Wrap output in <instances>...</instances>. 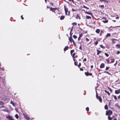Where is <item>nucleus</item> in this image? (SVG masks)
<instances>
[{
  "label": "nucleus",
  "instance_id": "nucleus-1",
  "mask_svg": "<svg viewBox=\"0 0 120 120\" xmlns=\"http://www.w3.org/2000/svg\"><path fill=\"white\" fill-rule=\"evenodd\" d=\"M112 113V112L110 110H109L108 111L106 112V115H109L110 116Z\"/></svg>",
  "mask_w": 120,
  "mask_h": 120
},
{
  "label": "nucleus",
  "instance_id": "nucleus-2",
  "mask_svg": "<svg viewBox=\"0 0 120 120\" xmlns=\"http://www.w3.org/2000/svg\"><path fill=\"white\" fill-rule=\"evenodd\" d=\"M96 97L98 99L99 101L101 102H102V99L100 96H98L97 94L96 95Z\"/></svg>",
  "mask_w": 120,
  "mask_h": 120
},
{
  "label": "nucleus",
  "instance_id": "nucleus-3",
  "mask_svg": "<svg viewBox=\"0 0 120 120\" xmlns=\"http://www.w3.org/2000/svg\"><path fill=\"white\" fill-rule=\"evenodd\" d=\"M86 75L87 76L89 75L91 76L92 75V74L91 73H89L88 71L87 72H85V73Z\"/></svg>",
  "mask_w": 120,
  "mask_h": 120
},
{
  "label": "nucleus",
  "instance_id": "nucleus-4",
  "mask_svg": "<svg viewBox=\"0 0 120 120\" xmlns=\"http://www.w3.org/2000/svg\"><path fill=\"white\" fill-rule=\"evenodd\" d=\"M4 102L2 101H0V108H3L4 106H3Z\"/></svg>",
  "mask_w": 120,
  "mask_h": 120
},
{
  "label": "nucleus",
  "instance_id": "nucleus-5",
  "mask_svg": "<svg viewBox=\"0 0 120 120\" xmlns=\"http://www.w3.org/2000/svg\"><path fill=\"white\" fill-rule=\"evenodd\" d=\"M6 117L9 120H14V119L12 118V117L11 116H7Z\"/></svg>",
  "mask_w": 120,
  "mask_h": 120
},
{
  "label": "nucleus",
  "instance_id": "nucleus-6",
  "mask_svg": "<svg viewBox=\"0 0 120 120\" xmlns=\"http://www.w3.org/2000/svg\"><path fill=\"white\" fill-rule=\"evenodd\" d=\"M115 93L116 94H118L120 93V89L116 90L115 91Z\"/></svg>",
  "mask_w": 120,
  "mask_h": 120
},
{
  "label": "nucleus",
  "instance_id": "nucleus-7",
  "mask_svg": "<svg viewBox=\"0 0 120 120\" xmlns=\"http://www.w3.org/2000/svg\"><path fill=\"white\" fill-rule=\"evenodd\" d=\"M64 7L65 11V12L66 14V15H67V12L68 11V9L67 8H66L65 6V5H64Z\"/></svg>",
  "mask_w": 120,
  "mask_h": 120
},
{
  "label": "nucleus",
  "instance_id": "nucleus-8",
  "mask_svg": "<svg viewBox=\"0 0 120 120\" xmlns=\"http://www.w3.org/2000/svg\"><path fill=\"white\" fill-rule=\"evenodd\" d=\"M100 68H103L105 67V64L104 63H102L100 66Z\"/></svg>",
  "mask_w": 120,
  "mask_h": 120
},
{
  "label": "nucleus",
  "instance_id": "nucleus-9",
  "mask_svg": "<svg viewBox=\"0 0 120 120\" xmlns=\"http://www.w3.org/2000/svg\"><path fill=\"white\" fill-rule=\"evenodd\" d=\"M110 59V60H111V61L110 62V63H112L114 62V61L115 59L114 58H111Z\"/></svg>",
  "mask_w": 120,
  "mask_h": 120
},
{
  "label": "nucleus",
  "instance_id": "nucleus-10",
  "mask_svg": "<svg viewBox=\"0 0 120 120\" xmlns=\"http://www.w3.org/2000/svg\"><path fill=\"white\" fill-rule=\"evenodd\" d=\"M82 34H79V36L78 38V40L79 41V40L82 37Z\"/></svg>",
  "mask_w": 120,
  "mask_h": 120
},
{
  "label": "nucleus",
  "instance_id": "nucleus-11",
  "mask_svg": "<svg viewBox=\"0 0 120 120\" xmlns=\"http://www.w3.org/2000/svg\"><path fill=\"white\" fill-rule=\"evenodd\" d=\"M97 55H98L100 53H101V51L99 50H98L97 49Z\"/></svg>",
  "mask_w": 120,
  "mask_h": 120
},
{
  "label": "nucleus",
  "instance_id": "nucleus-12",
  "mask_svg": "<svg viewBox=\"0 0 120 120\" xmlns=\"http://www.w3.org/2000/svg\"><path fill=\"white\" fill-rule=\"evenodd\" d=\"M85 13L88 14L90 15H91L92 16H93V15L92 13H90L89 12H88V11H86L85 12Z\"/></svg>",
  "mask_w": 120,
  "mask_h": 120
},
{
  "label": "nucleus",
  "instance_id": "nucleus-13",
  "mask_svg": "<svg viewBox=\"0 0 120 120\" xmlns=\"http://www.w3.org/2000/svg\"><path fill=\"white\" fill-rule=\"evenodd\" d=\"M76 18L77 19H80V17L79 16V15L78 14H77V15L76 16Z\"/></svg>",
  "mask_w": 120,
  "mask_h": 120
},
{
  "label": "nucleus",
  "instance_id": "nucleus-14",
  "mask_svg": "<svg viewBox=\"0 0 120 120\" xmlns=\"http://www.w3.org/2000/svg\"><path fill=\"white\" fill-rule=\"evenodd\" d=\"M69 48V47L68 46H66L65 47L64 49V51H66V50H68Z\"/></svg>",
  "mask_w": 120,
  "mask_h": 120
},
{
  "label": "nucleus",
  "instance_id": "nucleus-15",
  "mask_svg": "<svg viewBox=\"0 0 120 120\" xmlns=\"http://www.w3.org/2000/svg\"><path fill=\"white\" fill-rule=\"evenodd\" d=\"M65 18V17L64 16L62 15L61 16L60 18V19L61 20Z\"/></svg>",
  "mask_w": 120,
  "mask_h": 120
},
{
  "label": "nucleus",
  "instance_id": "nucleus-16",
  "mask_svg": "<svg viewBox=\"0 0 120 120\" xmlns=\"http://www.w3.org/2000/svg\"><path fill=\"white\" fill-rule=\"evenodd\" d=\"M110 33H108L106 35V38L110 37Z\"/></svg>",
  "mask_w": 120,
  "mask_h": 120
},
{
  "label": "nucleus",
  "instance_id": "nucleus-17",
  "mask_svg": "<svg viewBox=\"0 0 120 120\" xmlns=\"http://www.w3.org/2000/svg\"><path fill=\"white\" fill-rule=\"evenodd\" d=\"M56 8H50V10L52 11L53 12V10H56Z\"/></svg>",
  "mask_w": 120,
  "mask_h": 120
},
{
  "label": "nucleus",
  "instance_id": "nucleus-18",
  "mask_svg": "<svg viewBox=\"0 0 120 120\" xmlns=\"http://www.w3.org/2000/svg\"><path fill=\"white\" fill-rule=\"evenodd\" d=\"M69 40L71 42V43L72 40H73V39H72V37H70L69 38Z\"/></svg>",
  "mask_w": 120,
  "mask_h": 120
},
{
  "label": "nucleus",
  "instance_id": "nucleus-19",
  "mask_svg": "<svg viewBox=\"0 0 120 120\" xmlns=\"http://www.w3.org/2000/svg\"><path fill=\"white\" fill-rule=\"evenodd\" d=\"M96 32L97 33H99L100 32V30L99 29H97L96 30Z\"/></svg>",
  "mask_w": 120,
  "mask_h": 120
},
{
  "label": "nucleus",
  "instance_id": "nucleus-20",
  "mask_svg": "<svg viewBox=\"0 0 120 120\" xmlns=\"http://www.w3.org/2000/svg\"><path fill=\"white\" fill-rule=\"evenodd\" d=\"M100 1H103L105 3L106 2L107 3H108V1H107L106 0H99Z\"/></svg>",
  "mask_w": 120,
  "mask_h": 120
},
{
  "label": "nucleus",
  "instance_id": "nucleus-21",
  "mask_svg": "<svg viewBox=\"0 0 120 120\" xmlns=\"http://www.w3.org/2000/svg\"><path fill=\"white\" fill-rule=\"evenodd\" d=\"M75 53H74L72 55H71L73 57V59H74V58H75Z\"/></svg>",
  "mask_w": 120,
  "mask_h": 120
},
{
  "label": "nucleus",
  "instance_id": "nucleus-22",
  "mask_svg": "<svg viewBox=\"0 0 120 120\" xmlns=\"http://www.w3.org/2000/svg\"><path fill=\"white\" fill-rule=\"evenodd\" d=\"M105 109H108V105H106L105 106Z\"/></svg>",
  "mask_w": 120,
  "mask_h": 120
},
{
  "label": "nucleus",
  "instance_id": "nucleus-23",
  "mask_svg": "<svg viewBox=\"0 0 120 120\" xmlns=\"http://www.w3.org/2000/svg\"><path fill=\"white\" fill-rule=\"evenodd\" d=\"M86 18L87 19H89L91 18V17L89 16H86Z\"/></svg>",
  "mask_w": 120,
  "mask_h": 120
},
{
  "label": "nucleus",
  "instance_id": "nucleus-24",
  "mask_svg": "<svg viewBox=\"0 0 120 120\" xmlns=\"http://www.w3.org/2000/svg\"><path fill=\"white\" fill-rule=\"evenodd\" d=\"M108 21L106 20H105V21L103 20L102 21V22H103L105 23H108Z\"/></svg>",
  "mask_w": 120,
  "mask_h": 120
},
{
  "label": "nucleus",
  "instance_id": "nucleus-25",
  "mask_svg": "<svg viewBox=\"0 0 120 120\" xmlns=\"http://www.w3.org/2000/svg\"><path fill=\"white\" fill-rule=\"evenodd\" d=\"M100 47H101V48H102L103 49H104L105 48V47L103 45H100Z\"/></svg>",
  "mask_w": 120,
  "mask_h": 120
},
{
  "label": "nucleus",
  "instance_id": "nucleus-26",
  "mask_svg": "<svg viewBox=\"0 0 120 120\" xmlns=\"http://www.w3.org/2000/svg\"><path fill=\"white\" fill-rule=\"evenodd\" d=\"M105 93H107L108 94V95H110V94L109 93V92H108V91H107L106 90H105Z\"/></svg>",
  "mask_w": 120,
  "mask_h": 120
},
{
  "label": "nucleus",
  "instance_id": "nucleus-27",
  "mask_svg": "<svg viewBox=\"0 0 120 120\" xmlns=\"http://www.w3.org/2000/svg\"><path fill=\"white\" fill-rule=\"evenodd\" d=\"M116 40L115 39H112V42L113 43H115L116 42L115 41H114Z\"/></svg>",
  "mask_w": 120,
  "mask_h": 120
},
{
  "label": "nucleus",
  "instance_id": "nucleus-28",
  "mask_svg": "<svg viewBox=\"0 0 120 120\" xmlns=\"http://www.w3.org/2000/svg\"><path fill=\"white\" fill-rule=\"evenodd\" d=\"M72 29H71V30L70 31V37L72 36V34L73 33H72L71 32V31H72Z\"/></svg>",
  "mask_w": 120,
  "mask_h": 120
},
{
  "label": "nucleus",
  "instance_id": "nucleus-29",
  "mask_svg": "<svg viewBox=\"0 0 120 120\" xmlns=\"http://www.w3.org/2000/svg\"><path fill=\"white\" fill-rule=\"evenodd\" d=\"M116 46L118 47V48H120V45L117 44Z\"/></svg>",
  "mask_w": 120,
  "mask_h": 120
},
{
  "label": "nucleus",
  "instance_id": "nucleus-30",
  "mask_svg": "<svg viewBox=\"0 0 120 120\" xmlns=\"http://www.w3.org/2000/svg\"><path fill=\"white\" fill-rule=\"evenodd\" d=\"M98 43V41H96V42L94 43V44L95 45H96Z\"/></svg>",
  "mask_w": 120,
  "mask_h": 120
},
{
  "label": "nucleus",
  "instance_id": "nucleus-31",
  "mask_svg": "<svg viewBox=\"0 0 120 120\" xmlns=\"http://www.w3.org/2000/svg\"><path fill=\"white\" fill-rule=\"evenodd\" d=\"M112 96H113L114 99L116 100L117 99V98L116 96L114 95H112Z\"/></svg>",
  "mask_w": 120,
  "mask_h": 120
},
{
  "label": "nucleus",
  "instance_id": "nucleus-32",
  "mask_svg": "<svg viewBox=\"0 0 120 120\" xmlns=\"http://www.w3.org/2000/svg\"><path fill=\"white\" fill-rule=\"evenodd\" d=\"M73 60L74 61V64L75 66H77V64L75 62V60L74 59H73Z\"/></svg>",
  "mask_w": 120,
  "mask_h": 120
},
{
  "label": "nucleus",
  "instance_id": "nucleus-33",
  "mask_svg": "<svg viewBox=\"0 0 120 120\" xmlns=\"http://www.w3.org/2000/svg\"><path fill=\"white\" fill-rule=\"evenodd\" d=\"M15 116L16 117V118L17 119L19 117L18 116L17 114H15Z\"/></svg>",
  "mask_w": 120,
  "mask_h": 120
},
{
  "label": "nucleus",
  "instance_id": "nucleus-34",
  "mask_svg": "<svg viewBox=\"0 0 120 120\" xmlns=\"http://www.w3.org/2000/svg\"><path fill=\"white\" fill-rule=\"evenodd\" d=\"M74 52V50L73 49V50H71L70 51L71 54L72 55V53Z\"/></svg>",
  "mask_w": 120,
  "mask_h": 120
},
{
  "label": "nucleus",
  "instance_id": "nucleus-35",
  "mask_svg": "<svg viewBox=\"0 0 120 120\" xmlns=\"http://www.w3.org/2000/svg\"><path fill=\"white\" fill-rule=\"evenodd\" d=\"M104 73H106L109 75H110V73H109V72H108V71H104Z\"/></svg>",
  "mask_w": 120,
  "mask_h": 120
},
{
  "label": "nucleus",
  "instance_id": "nucleus-36",
  "mask_svg": "<svg viewBox=\"0 0 120 120\" xmlns=\"http://www.w3.org/2000/svg\"><path fill=\"white\" fill-rule=\"evenodd\" d=\"M73 37V38L75 39H76L77 38V37L75 35H74Z\"/></svg>",
  "mask_w": 120,
  "mask_h": 120
},
{
  "label": "nucleus",
  "instance_id": "nucleus-37",
  "mask_svg": "<svg viewBox=\"0 0 120 120\" xmlns=\"http://www.w3.org/2000/svg\"><path fill=\"white\" fill-rule=\"evenodd\" d=\"M108 119L109 120H111L112 119V118L109 116H108Z\"/></svg>",
  "mask_w": 120,
  "mask_h": 120
},
{
  "label": "nucleus",
  "instance_id": "nucleus-38",
  "mask_svg": "<svg viewBox=\"0 0 120 120\" xmlns=\"http://www.w3.org/2000/svg\"><path fill=\"white\" fill-rule=\"evenodd\" d=\"M101 8H102V9H103L104 8V6L103 5H101Z\"/></svg>",
  "mask_w": 120,
  "mask_h": 120
},
{
  "label": "nucleus",
  "instance_id": "nucleus-39",
  "mask_svg": "<svg viewBox=\"0 0 120 120\" xmlns=\"http://www.w3.org/2000/svg\"><path fill=\"white\" fill-rule=\"evenodd\" d=\"M106 61L107 62V63L108 64L110 63H109V60H108L107 59H106Z\"/></svg>",
  "mask_w": 120,
  "mask_h": 120
},
{
  "label": "nucleus",
  "instance_id": "nucleus-40",
  "mask_svg": "<svg viewBox=\"0 0 120 120\" xmlns=\"http://www.w3.org/2000/svg\"><path fill=\"white\" fill-rule=\"evenodd\" d=\"M105 55L107 57H108L109 56V55L107 53H105Z\"/></svg>",
  "mask_w": 120,
  "mask_h": 120
},
{
  "label": "nucleus",
  "instance_id": "nucleus-41",
  "mask_svg": "<svg viewBox=\"0 0 120 120\" xmlns=\"http://www.w3.org/2000/svg\"><path fill=\"white\" fill-rule=\"evenodd\" d=\"M25 118L27 120H30L29 119L30 118L29 117H26V116H25Z\"/></svg>",
  "mask_w": 120,
  "mask_h": 120
},
{
  "label": "nucleus",
  "instance_id": "nucleus-42",
  "mask_svg": "<svg viewBox=\"0 0 120 120\" xmlns=\"http://www.w3.org/2000/svg\"><path fill=\"white\" fill-rule=\"evenodd\" d=\"M2 110L3 111H7V109H3Z\"/></svg>",
  "mask_w": 120,
  "mask_h": 120
},
{
  "label": "nucleus",
  "instance_id": "nucleus-43",
  "mask_svg": "<svg viewBox=\"0 0 120 120\" xmlns=\"http://www.w3.org/2000/svg\"><path fill=\"white\" fill-rule=\"evenodd\" d=\"M86 110L87 111H89V107H87L86 108Z\"/></svg>",
  "mask_w": 120,
  "mask_h": 120
},
{
  "label": "nucleus",
  "instance_id": "nucleus-44",
  "mask_svg": "<svg viewBox=\"0 0 120 120\" xmlns=\"http://www.w3.org/2000/svg\"><path fill=\"white\" fill-rule=\"evenodd\" d=\"M77 23L76 22H74L72 23V25H76Z\"/></svg>",
  "mask_w": 120,
  "mask_h": 120
},
{
  "label": "nucleus",
  "instance_id": "nucleus-45",
  "mask_svg": "<svg viewBox=\"0 0 120 120\" xmlns=\"http://www.w3.org/2000/svg\"><path fill=\"white\" fill-rule=\"evenodd\" d=\"M11 103L12 104V105L14 106V104H15L12 101H11Z\"/></svg>",
  "mask_w": 120,
  "mask_h": 120
},
{
  "label": "nucleus",
  "instance_id": "nucleus-46",
  "mask_svg": "<svg viewBox=\"0 0 120 120\" xmlns=\"http://www.w3.org/2000/svg\"><path fill=\"white\" fill-rule=\"evenodd\" d=\"M109 68V67H106L105 70H107Z\"/></svg>",
  "mask_w": 120,
  "mask_h": 120
},
{
  "label": "nucleus",
  "instance_id": "nucleus-47",
  "mask_svg": "<svg viewBox=\"0 0 120 120\" xmlns=\"http://www.w3.org/2000/svg\"><path fill=\"white\" fill-rule=\"evenodd\" d=\"M81 63H79V65H78V66L79 67L80 66H81Z\"/></svg>",
  "mask_w": 120,
  "mask_h": 120
},
{
  "label": "nucleus",
  "instance_id": "nucleus-48",
  "mask_svg": "<svg viewBox=\"0 0 120 120\" xmlns=\"http://www.w3.org/2000/svg\"><path fill=\"white\" fill-rule=\"evenodd\" d=\"M108 88L109 89V90L110 91V92H112V89H111V88H110L109 87H108Z\"/></svg>",
  "mask_w": 120,
  "mask_h": 120
},
{
  "label": "nucleus",
  "instance_id": "nucleus-49",
  "mask_svg": "<svg viewBox=\"0 0 120 120\" xmlns=\"http://www.w3.org/2000/svg\"><path fill=\"white\" fill-rule=\"evenodd\" d=\"M86 41L87 42H88L89 40V39L87 38H86Z\"/></svg>",
  "mask_w": 120,
  "mask_h": 120
},
{
  "label": "nucleus",
  "instance_id": "nucleus-50",
  "mask_svg": "<svg viewBox=\"0 0 120 120\" xmlns=\"http://www.w3.org/2000/svg\"><path fill=\"white\" fill-rule=\"evenodd\" d=\"M102 33L103 34V32L102 31H101V33H100V34L99 35L100 36L101 35Z\"/></svg>",
  "mask_w": 120,
  "mask_h": 120
},
{
  "label": "nucleus",
  "instance_id": "nucleus-51",
  "mask_svg": "<svg viewBox=\"0 0 120 120\" xmlns=\"http://www.w3.org/2000/svg\"><path fill=\"white\" fill-rule=\"evenodd\" d=\"M120 53V51H118L117 52L116 54H118Z\"/></svg>",
  "mask_w": 120,
  "mask_h": 120
},
{
  "label": "nucleus",
  "instance_id": "nucleus-52",
  "mask_svg": "<svg viewBox=\"0 0 120 120\" xmlns=\"http://www.w3.org/2000/svg\"><path fill=\"white\" fill-rule=\"evenodd\" d=\"M117 61L116 60V63H115V64H114V66H115L116 65V64H117Z\"/></svg>",
  "mask_w": 120,
  "mask_h": 120
},
{
  "label": "nucleus",
  "instance_id": "nucleus-53",
  "mask_svg": "<svg viewBox=\"0 0 120 120\" xmlns=\"http://www.w3.org/2000/svg\"><path fill=\"white\" fill-rule=\"evenodd\" d=\"M79 49H80L81 50H82V48L81 46H80V47L79 48Z\"/></svg>",
  "mask_w": 120,
  "mask_h": 120
},
{
  "label": "nucleus",
  "instance_id": "nucleus-54",
  "mask_svg": "<svg viewBox=\"0 0 120 120\" xmlns=\"http://www.w3.org/2000/svg\"><path fill=\"white\" fill-rule=\"evenodd\" d=\"M86 61V58H85L84 59V60H83V61Z\"/></svg>",
  "mask_w": 120,
  "mask_h": 120
},
{
  "label": "nucleus",
  "instance_id": "nucleus-55",
  "mask_svg": "<svg viewBox=\"0 0 120 120\" xmlns=\"http://www.w3.org/2000/svg\"><path fill=\"white\" fill-rule=\"evenodd\" d=\"M117 98L119 99H120V95L118 96Z\"/></svg>",
  "mask_w": 120,
  "mask_h": 120
},
{
  "label": "nucleus",
  "instance_id": "nucleus-56",
  "mask_svg": "<svg viewBox=\"0 0 120 120\" xmlns=\"http://www.w3.org/2000/svg\"><path fill=\"white\" fill-rule=\"evenodd\" d=\"M80 70L81 71H83V69L82 68H80Z\"/></svg>",
  "mask_w": 120,
  "mask_h": 120
},
{
  "label": "nucleus",
  "instance_id": "nucleus-57",
  "mask_svg": "<svg viewBox=\"0 0 120 120\" xmlns=\"http://www.w3.org/2000/svg\"><path fill=\"white\" fill-rule=\"evenodd\" d=\"M70 11H69L68 12V14H67V15H70Z\"/></svg>",
  "mask_w": 120,
  "mask_h": 120
},
{
  "label": "nucleus",
  "instance_id": "nucleus-58",
  "mask_svg": "<svg viewBox=\"0 0 120 120\" xmlns=\"http://www.w3.org/2000/svg\"><path fill=\"white\" fill-rule=\"evenodd\" d=\"M116 107H118L119 108L120 107V106L118 105H116Z\"/></svg>",
  "mask_w": 120,
  "mask_h": 120
},
{
  "label": "nucleus",
  "instance_id": "nucleus-59",
  "mask_svg": "<svg viewBox=\"0 0 120 120\" xmlns=\"http://www.w3.org/2000/svg\"><path fill=\"white\" fill-rule=\"evenodd\" d=\"M83 7L84 8H87V7H86L85 6H84V5L83 6Z\"/></svg>",
  "mask_w": 120,
  "mask_h": 120
},
{
  "label": "nucleus",
  "instance_id": "nucleus-60",
  "mask_svg": "<svg viewBox=\"0 0 120 120\" xmlns=\"http://www.w3.org/2000/svg\"><path fill=\"white\" fill-rule=\"evenodd\" d=\"M21 18L22 19H23L24 18L22 17V15L21 16Z\"/></svg>",
  "mask_w": 120,
  "mask_h": 120
},
{
  "label": "nucleus",
  "instance_id": "nucleus-61",
  "mask_svg": "<svg viewBox=\"0 0 120 120\" xmlns=\"http://www.w3.org/2000/svg\"><path fill=\"white\" fill-rule=\"evenodd\" d=\"M77 10H75V9H72V11H76Z\"/></svg>",
  "mask_w": 120,
  "mask_h": 120
},
{
  "label": "nucleus",
  "instance_id": "nucleus-62",
  "mask_svg": "<svg viewBox=\"0 0 120 120\" xmlns=\"http://www.w3.org/2000/svg\"><path fill=\"white\" fill-rule=\"evenodd\" d=\"M119 17H117L116 18V19H119Z\"/></svg>",
  "mask_w": 120,
  "mask_h": 120
},
{
  "label": "nucleus",
  "instance_id": "nucleus-63",
  "mask_svg": "<svg viewBox=\"0 0 120 120\" xmlns=\"http://www.w3.org/2000/svg\"><path fill=\"white\" fill-rule=\"evenodd\" d=\"M50 4L52 5V6H53V4L52 3H50Z\"/></svg>",
  "mask_w": 120,
  "mask_h": 120
},
{
  "label": "nucleus",
  "instance_id": "nucleus-64",
  "mask_svg": "<svg viewBox=\"0 0 120 120\" xmlns=\"http://www.w3.org/2000/svg\"><path fill=\"white\" fill-rule=\"evenodd\" d=\"M93 65H91V68H93Z\"/></svg>",
  "mask_w": 120,
  "mask_h": 120
}]
</instances>
